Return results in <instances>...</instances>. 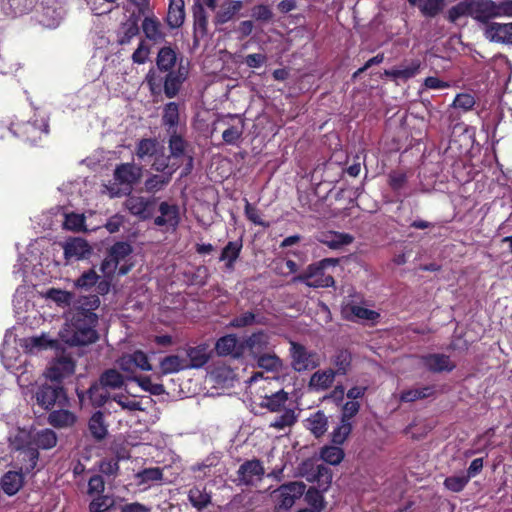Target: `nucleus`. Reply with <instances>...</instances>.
Masks as SVG:
<instances>
[{
	"label": "nucleus",
	"mask_w": 512,
	"mask_h": 512,
	"mask_svg": "<svg viewBox=\"0 0 512 512\" xmlns=\"http://www.w3.org/2000/svg\"><path fill=\"white\" fill-rule=\"evenodd\" d=\"M100 306L97 295L80 296L71 312L66 330L65 342L70 346H86L99 339L96 330L98 315L94 312Z\"/></svg>",
	"instance_id": "f257e3e1"
},
{
	"label": "nucleus",
	"mask_w": 512,
	"mask_h": 512,
	"mask_svg": "<svg viewBox=\"0 0 512 512\" xmlns=\"http://www.w3.org/2000/svg\"><path fill=\"white\" fill-rule=\"evenodd\" d=\"M338 263L339 260L337 258H324L318 262L311 263L295 280L312 288L334 287L335 280L326 270L328 267H336Z\"/></svg>",
	"instance_id": "f03ea898"
},
{
	"label": "nucleus",
	"mask_w": 512,
	"mask_h": 512,
	"mask_svg": "<svg viewBox=\"0 0 512 512\" xmlns=\"http://www.w3.org/2000/svg\"><path fill=\"white\" fill-rule=\"evenodd\" d=\"M10 131L21 141L35 145L49 133V124L45 118L35 116L28 121L12 122Z\"/></svg>",
	"instance_id": "7ed1b4c3"
},
{
	"label": "nucleus",
	"mask_w": 512,
	"mask_h": 512,
	"mask_svg": "<svg viewBox=\"0 0 512 512\" xmlns=\"http://www.w3.org/2000/svg\"><path fill=\"white\" fill-rule=\"evenodd\" d=\"M289 356L291 359V368L298 373L311 371L320 366V355L314 350L308 348L297 342L290 340Z\"/></svg>",
	"instance_id": "20e7f679"
},
{
	"label": "nucleus",
	"mask_w": 512,
	"mask_h": 512,
	"mask_svg": "<svg viewBox=\"0 0 512 512\" xmlns=\"http://www.w3.org/2000/svg\"><path fill=\"white\" fill-rule=\"evenodd\" d=\"M36 403L44 410H51L55 405L63 407L68 398L63 385L52 382L40 385L35 392Z\"/></svg>",
	"instance_id": "39448f33"
},
{
	"label": "nucleus",
	"mask_w": 512,
	"mask_h": 512,
	"mask_svg": "<svg viewBox=\"0 0 512 512\" xmlns=\"http://www.w3.org/2000/svg\"><path fill=\"white\" fill-rule=\"evenodd\" d=\"M237 478L234 482L237 486H254L263 479L265 468L261 460L253 458L244 461L238 468Z\"/></svg>",
	"instance_id": "423d86ee"
},
{
	"label": "nucleus",
	"mask_w": 512,
	"mask_h": 512,
	"mask_svg": "<svg viewBox=\"0 0 512 512\" xmlns=\"http://www.w3.org/2000/svg\"><path fill=\"white\" fill-rule=\"evenodd\" d=\"M76 363L70 356H60L54 359L45 372V376L51 382L62 385L65 378L70 377L75 372Z\"/></svg>",
	"instance_id": "0eeeda50"
},
{
	"label": "nucleus",
	"mask_w": 512,
	"mask_h": 512,
	"mask_svg": "<svg viewBox=\"0 0 512 512\" xmlns=\"http://www.w3.org/2000/svg\"><path fill=\"white\" fill-rule=\"evenodd\" d=\"M301 471L309 482H316L320 488L326 490L332 481V471L323 464L314 465L311 461L303 462Z\"/></svg>",
	"instance_id": "6e6552de"
},
{
	"label": "nucleus",
	"mask_w": 512,
	"mask_h": 512,
	"mask_svg": "<svg viewBox=\"0 0 512 512\" xmlns=\"http://www.w3.org/2000/svg\"><path fill=\"white\" fill-rule=\"evenodd\" d=\"M159 216L154 218V224L158 227H166L167 230H176L180 223V208L177 204L163 201L158 206Z\"/></svg>",
	"instance_id": "1a4fd4ad"
},
{
	"label": "nucleus",
	"mask_w": 512,
	"mask_h": 512,
	"mask_svg": "<svg viewBox=\"0 0 512 512\" xmlns=\"http://www.w3.org/2000/svg\"><path fill=\"white\" fill-rule=\"evenodd\" d=\"M119 368L127 373H134L136 369L151 371L152 365L148 355L142 350H135L133 353L124 354L118 359Z\"/></svg>",
	"instance_id": "9d476101"
},
{
	"label": "nucleus",
	"mask_w": 512,
	"mask_h": 512,
	"mask_svg": "<svg viewBox=\"0 0 512 512\" xmlns=\"http://www.w3.org/2000/svg\"><path fill=\"white\" fill-rule=\"evenodd\" d=\"M215 351L218 356L240 359L244 356L243 341H239L235 334H227L216 341Z\"/></svg>",
	"instance_id": "9b49d317"
},
{
	"label": "nucleus",
	"mask_w": 512,
	"mask_h": 512,
	"mask_svg": "<svg viewBox=\"0 0 512 512\" xmlns=\"http://www.w3.org/2000/svg\"><path fill=\"white\" fill-rule=\"evenodd\" d=\"M155 200L142 196L131 195L125 201L126 209L140 220L151 219L154 213Z\"/></svg>",
	"instance_id": "f8f14e48"
},
{
	"label": "nucleus",
	"mask_w": 512,
	"mask_h": 512,
	"mask_svg": "<svg viewBox=\"0 0 512 512\" xmlns=\"http://www.w3.org/2000/svg\"><path fill=\"white\" fill-rule=\"evenodd\" d=\"M193 39L198 42L208 35L209 16L200 0H195L192 5Z\"/></svg>",
	"instance_id": "ddd939ff"
},
{
	"label": "nucleus",
	"mask_w": 512,
	"mask_h": 512,
	"mask_svg": "<svg viewBox=\"0 0 512 512\" xmlns=\"http://www.w3.org/2000/svg\"><path fill=\"white\" fill-rule=\"evenodd\" d=\"M422 365L432 373L451 372L456 368V364L450 357L442 353H430L420 357Z\"/></svg>",
	"instance_id": "4468645a"
},
{
	"label": "nucleus",
	"mask_w": 512,
	"mask_h": 512,
	"mask_svg": "<svg viewBox=\"0 0 512 512\" xmlns=\"http://www.w3.org/2000/svg\"><path fill=\"white\" fill-rule=\"evenodd\" d=\"M499 17L498 4L493 0H472V18L483 24Z\"/></svg>",
	"instance_id": "2eb2a0df"
},
{
	"label": "nucleus",
	"mask_w": 512,
	"mask_h": 512,
	"mask_svg": "<svg viewBox=\"0 0 512 512\" xmlns=\"http://www.w3.org/2000/svg\"><path fill=\"white\" fill-rule=\"evenodd\" d=\"M187 76L188 70L181 64L176 70L167 72L163 83L165 96L167 98H174L179 93Z\"/></svg>",
	"instance_id": "dca6fc26"
},
{
	"label": "nucleus",
	"mask_w": 512,
	"mask_h": 512,
	"mask_svg": "<svg viewBox=\"0 0 512 512\" xmlns=\"http://www.w3.org/2000/svg\"><path fill=\"white\" fill-rule=\"evenodd\" d=\"M269 345V334L263 330H258L243 340V353L248 350L250 355L254 358L269 350Z\"/></svg>",
	"instance_id": "f3484780"
},
{
	"label": "nucleus",
	"mask_w": 512,
	"mask_h": 512,
	"mask_svg": "<svg viewBox=\"0 0 512 512\" xmlns=\"http://www.w3.org/2000/svg\"><path fill=\"white\" fill-rule=\"evenodd\" d=\"M64 257L67 261L72 259H88L92 254V248L83 238H72L63 245Z\"/></svg>",
	"instance_id": "a211bd4d"
},
{
	"label": "nucleus",
	"mask_w": 512,
	"mask_h": 512,
	"mask_svg": "<svg viewBox=\"0 0 512 512\" xmlns=\"http://www.w3.org/2000/svg\"><path fill=\"white\" fill-rule=\"evenodd\" d=\"M142 175L141 167L133 163H121L114 170V179L121 185H126L128 190L136 184Z\"/></svg>",
	"instance_id": "6ab92c4d"
},
{
	"label": "nucleus",
	"mask_w": 512,
	"mask_h": 512,
	"mask_svg": "<svg viewBox=\"0 0 512 512\" xmlns=\"http://www.w3.org/2000/svg\"><path fill=\"white\" fill-rule=\"evenodd\" d=\"M244 7L242 0H224L215 12L213 23L215 26L224 25L233 20Z\"/></svg>",
	"instance_id": "aec40b11"
},
{
	"label": "nucleus",
	"mask_w": 512,
	"mask_h": 512,
	"mask_svg": "<svg viewBox=\"0 0 512 512\" xmlns=\"http://www.w3.org/2000/svg\"><path fill=\"white\" fill-rule=\"evenodd\" d=\"M242 248V238H239L234 241H229L222 248L219 256V261L224 262L225 271L233 272L235 270V264L241 255Z\"/></svg>",
	"instance_id": "412c9836"
},
{
	"label": "nucleus",
	"mask_w": 512,
	"mask_h": 512,
	"mask_svg": "<svg viewBox=\"0 0 512 512\" xmlns=\"http://www.w3.org/2000/svg\"><path fill=\"white\" fill-rule=\"evenodd\" d=\"M485 36L493 42L512 44V23L491 22L486 26Z\"/></svg>",
	"instance_id": "4be33fe9"
},
{
	"label": "nucleus",
	"mask_w": 512,
	"mask_h": 512,
	"mask_svg": "<svg viewBox=\"0 0 512 512\" xmlns=\"http://www.w3.org/2000/svg\"><path fill=\"white\" fill-rule=\"evenodd\" d=\"M337 372L328 368L325 370H317L314 372L308 382V387L311 391L322 392L328 390L333 386Z\"/></svg>",
	"instance_id": "5701e85b"
},
{
	"label": "nucleus",
	"mask_w": 512,
	"mask_h": 512,
	"mask_svg": "<svg viewBox=\"0 0 512 512\" xmlns=\"http://www.w3.org/2000/svg\"><path fill=\"white\" fill-rule=\"evenodd\" d=\"M108 426L102 411L94 412L88 420V431L95 442H101L108 436Z\"/></svg>",
	"instance_id": "b1692460"
},
{
	"label": "nucleus",
	"mask_w": 512,
	"mask_h": 512,
	"mask_svg": "<svg viewBox=\"0 0 512 512\" xmlns=\"http://www.w3.org/2000/svg\"><path fill=\"white\" fill-rule=\"evenodd\" d=\"M80 401H84L85 397L95 407H102L109 399V392L107 388L102 386L100 382H94L85 392H77Z\"/></svg>",
	"instance_id": "393cba45"
},
{
	"label": "nucleus",
	"mask_w": 512,
	"mask_h": 512,
	"mask_svg": "<svg viewBox=\"0 0 512 512\" xmlns=\"http://www.w3.org/2000/svg\"><path fill=\"white\" fill-rule=\"evenodd\" d=\"M18 450V458L22 463L20 470L25 474L31 473L36 468L39 460L38 449L34 447L31 442H29L26 445L19 447Z\"/></svg>",
	"instance_id": "a878e982"
},
{
	"label": "nucleus",
	"mask_w": 512,
	"mask_h": 512,
	"mask_svg": "<svg viewBox=\"0 0 512 512\" xmlns=\"http://www.w3.org/2000/svg\"><path fill=\"white\" fill-rule=\"evenodd\" d=\"M186 360V368H201L209 360V354L207 353V347L205 345H198L196 347H188L186 349V355L183 356Z\"/></svg>",
	"instance_id": "bb28decb"
},
{
	"label": "nucleus",
	"mask_w": 512,
	"mask_h": 512,
	"mask_svg": "<svg viewBox=\"0 0 512 512\" xmlns=\"http://www.w3.org/2000/svg\"><path fill=\"white\" fill-rule=\"evenodd\" d=\"M318 241L331 249H339L353 242L354 237L344 232H323L317 237Z\"/></svg>",
	"instance_id": "cd10ccee"
},
{
	"label": "nucleus",
	"mask_w": 512,
	"mask_h": 512,
	"mask_svg": "<svg viewBox=\"0 0 512 512\" xmlns=\"http://www.w3.org/2000/svg\"><path fill=\"white\" fill-rule=\"evenodd\" d=\"M23 471H8L1 478V488L8 496L15 495L24 484Z\"/></svg>",
	"instance_id": "c85d7f7f"
},
{
	"label": "nucleus",
	"mask_w": 512,
	"mask_h": 512,
	"mask_svg": "<svg viewBox=\"0 0 512 512\" xmlns=\"http://www.w3.org/2000/svg\"><path fill=\"white\" fill-rule=\"evenodd\" d=\"M185 20L184 0H169L166 17L167 25L172 29L180 28Z\"/></svg>",
	"instance_id": "c756f323"
},
{
	"label": "nucleus",
	"mask_w": 512,
	"mask_h": 512,
	"mask_svg": "<svg viewBox=\"0 0 512 512\" xmlns=\"http://www.w3.org/2000/svg\"><path fill=\"white\" fill-rule=\"evenodd\" d=\"M306 427L315 438H320L327 432L328 418L323 411L318 410L306 419Z\"/></svg>",
	"instance_id": "7c9ffc66"
},
{
	"label": "nucleus",
	"mask_w": 512,
	"mask_h": 512,
	"mask_svg": "<svg viewBox=\"0 0 512 512\" xmlns=\"http://www.w3.org/2000/svg\"><path fill=\"white\" fill-rule=\"evenodd\" d=\"M177 62L176 51L170 46L162 47L157 54L156 66L161 72L174 71Z\"/></svg>",
	"instance_id": "2f4dec72"
},
{
	"label": "nucleus",
	"mask_w": 512,
	"mask_h": 512,
	"mask_svg": "<svg viewBox=\"0 0 512 512\" xmlns=\"http://www.w3.org/2000/svg\"><path fill=\"white\" fill-rule=\"evenodd\" d=\"M185 363L186 360H184L183 356L172 354L160 360L159 368L163 375H169L187 370Z\"/></svg>",
	"instance_id": "473e14b6"
},
{
	"label": "nucleus",
	"mask_w": 512,
	"mask_h": 512,
	"mask_svg": "<svg viewBox=\"0 0 512 512\" xmlns=\"http://www.w3.org/2000/svg\"><path fill=\"white\" fill-rule=\"evenodd\" d=\"M287 401L288 393L281 389L269 396H265L259 406L270 412H280L284 409Z\"/></svg>",
	"instance_id": "72a5a7b5"
},
{
	"label": "nucleus",
	"mask_w": 512,
	"mask_h": 512,
	"mask_svg": "<svg viewBox=\"0 0 512 512\" xmlns=\"http://www.w3.org/2000/svg\"><path fill=\"white\" fill-rule=\"evenodd\" d=\"M162 124L166 127L168 133L177 131L179 124V105L176 102H169L164 105Z\"/></svg>",
	"instance_id": "f704fd0d"
},
{
	"label": "nucleus",
	"mask_w": 512,
	"mask_h": 512,
	"mask_svg": "<svg viewBox=\"0 0 512 512\" xmlns=\"http://www.w3.org/2000/svg\"><path fill=\"white\" fill-rule=\"evenodd\" d=\"M76 415L65 409L54 410L49 414L48 421L55 428L71 427L75 424Z\"/></svg>",
	"instance_id": "c9c22d12"
},
{
	"label": "nucleus",
	"mask_w": 512,
	"mask_h": 512,
	"mask_svg": "<svg viewBox=\"0 0 512 512\" xmlns=\"http://www.w3.org/2000/svg\"><path fill=\"white\" fill-rule=\"evenodd\" d=\"M142 30L146 38L153 42H159L165 38L164 33L161 31V24L154 16L144 18L142 22Z\"/></svg>",
	"instance_id": "e433bc0d"
},
{
	"label": "nucleus",
	"mask_w": 512,
	"mask_h": 512,
	"mask_svg": "<svg viewBox=\"0 0 512 512\" xmlns=\"http://www.w3.org/2000/svg\"><path fill=\"white\" fill-rule=\"evenodd\" d=\"M435 393L434 385H426L421 388H411L407 390H403L400 393V401L401 402H414L416 400L426 399L432 396Z\"/></svg>",
	"instance_id": "4c0bfd02"
},
{
	"label": "nucleus",
	"mask_w": 512,
	"mask_h": 512,
	"mask_svg": "<svg viewBox=\"0 0 512 512\" xmlns=\"http://www.w3.org/2000/svg\"><path fill=\"white\" fill-rule=\"evenodd\" d=\"M169 135L168 148L170 157L174 160L185 157L188 146L187 141L181 135L177 134V131L171 132Z\"/></svg>",
	"instance_id": "58836bf2"
},
{
	"label": "nucleus",
	"mask_w": 512,
	"mask_h": 512,
	"mask_svg": "<svg viewBox=\"0 0 512 512\" xmlns=\"http://www.w3.org/2000/svg\"><path fill=\"white\" fill-rule=\"evenodd\" d=\"M31 443L37 449H51L57 444V436L53 430L43 429L34 435L33 442Z\"/></svg>",
	"instance_id": "ea45409f"
},
{
	"label": "nucleus",
	"mask_w": 512,
	"mask_h": 512,
	"mask_svg": "<svg viewBox=\"0 0 512 512\" xmlns=\"http://www.w3.org/2000/svg\"><path fill=\"white\" fill-rule=\"evenodd\" d=\"M344 457L345 452L339 445H325L320 450V458L330 465L340 464Z\"/></svg>",
	"instance_id": "a19ab883"
},
{
	"label": "nucleus",
	"mask_w": 512,
	"mask_h": 512,
	"mask_svg": "<svg viewBox=\"0 0 512 512\" xmlns=\"http://www.w3.org/2000/svg\"><path fill=\"white\" fill-rule=\"evenodd\" d=\"M188 499L191 505L198 510L206 508L211 503V495L206 492L205 488L197 486L189 490Z\"/></svg>",
	"instance_id": "79ce46f5"
},
{
	"label": "nucleus",
	"mask_w": 512,
	"mask_h": 512,
	"mask_svg": "<svg viewBox=\"0 0 512 512\" xmlns=\"http://www.w3.org/2000/svg\"><path fill=\"white\" fill-rule=\"evenodd\" d=\"M421 67L419 60L412 61L411 65L404 69H388L384 71V75L393 80H408L418 74Z\"/></svg>",
	"instance_id": "37998d69"
},
{
	"label": "nucleus",
	"mask_w": 512,
	"mask_h": 512,
	"mask_svg": "<svg viewBox=\"0 0 512 512\" xmlns=\"http://www.w3.org/2000/svg\"><path fill=\"white\" fill-rule=\"evenodd\" d=\"M257 366L266 371H278L282 368V360L275 353H262L254 357Z\"/></svg>",
	"instance_id": "c03bdc74"
},
{
	"label": "nucleus",
	"mask_w": 512,
	"mask_h": 512,
	"mask_svg": "<svg viewBox=\"0 0 512 512\" xmlns=\"http://www.w3.org/2000/svg\"><path fill=\"white\" fill-rule=\"evenodd\" d=\"M99 382L105 388L119 389L124 384V378L118 370L110 368L101 374Z\"/></svg>",
	"instance_id": "a18cd8bd"
},
{
	"label": "nucleus",
	"mask_w": 512,
	"mask_h": 512,
	"mask_svg": "<svg viewBox=\"0 0 512 512\" xmlns=\"http://www.w3.org/2000/svg\"><path fill=\"white\" fill-rule=\"evenodd\" d=\"M171 157L165 155L156 156L153 163L152 169L165 175L167 172H171V177L178 170L182 163L178 161L170 162Z\"/></svg>",
	"instance_id": "49530a36"
},
{
	"label": "nucleus",
	"mask_w": 512,
	"mask_h": 512,
	"mask_svg": "<svg viewBox=\"0 0 512 512\" xmlns=\"http://www.w3.org/2000/svg\"><path fill=\"white\" fill-rule=\"evenodd\" d=\"M171 179V172H167L165 175L153 174L145 180V190L148 193H156L167 186Z\"/></svg>",
	"instance_id": "de8ad7c7"
},
{
	"label": "nucleus",
	"mask_w": 512,
	"mask_h": 512,
	"mask_svg": "<svg viewBox=\"0 0 512 512\" xmlns=\"http://www.w3.org/2000/svg\"><path fill=\"white\" fill-rule=\"evenodd\" d=\"M463 16L472 17V0L460 1L447 12V19L451 23H456Z\"/></svg>",
	"instance_id": "09e8293b"
},
{
	"label": "nucleus",
	"mask_w": 512,
	"mask_h": 512,
	"mask_svg": "<svg viewBox=\"0 0 512 512\" xmlns=\"http://www.w3.org/2000/svg\"><path fill=\"white\" fill-rule=\"evenodd\" d=\"M352 362V355L347 349L339 350L332 358V363L336 367L335 372L337 375H346L350 369Z\"/></svg>",
	"instance_id": "8fccbe9b"
},
{
	"label": "nucleus",
	"mask_w": 512,
	"mask_h": 512,
	"mask_svg": "<svg viewBox=\"0 0 512 512\" xmlns=\"http://www.w3.org/2000/svg\"><path fill=\"white\" fill-rule=\"evenodd\" d=\"M445 0H421L418 9L423 16L434 18L443 11Z\"/></svg>",
	"instance_id": "3c124183"
},
{
	"label": "nucleus",
	"mask_w": 512,
	"mask_h": 512,
	"mask_svg": "<svg viewBox=\"0 0 512 512\" xmlns=\"http://www.w3.org/2000/svg\"><path fill=\"white\" fill-rule=\"evenodd\" d=\"M100 276L96 273V271L92 268L87 271H84L75 281L74 287L80 290L88 291L92 287L96 285Z\"/></svg>",
	"instance_id": "603ef678"
},
{
	"label": "nucleus",
	"mask_w": 512,
	"mask_h": 512,
	"mask_svg": "<svg viewBox=\"0 0 512 512\" xmlns=\"http://www.w3.org/2000/svg\"><path fill=\"white\" fill-rule=\"evenodd\" d=\"M352 429V422L340 419L339 425L331 433V442L335 445H342L351 434Z\"/></svg>",
	"instance_id": "864d4df0"
},
{
	"label": "nucleus",
	"mask_w": 512,
	"mask_h": 512,
	"mask_svg": "<svg viewBox=\"0 0 512 512\" xmlns=\"http://www.w3.org/2000/svg\"><path fill=\"white\" fill-rule=\"evenodd\" d=\"M132 246L128 242L118 241L113 244L108 250V255L120 264L121 261L125 260L132 253Z\"/></svg>",
	"instance_id": "5fc2aeb1"
},
{
	"label": "nucleus",
	"mask_w": 512,
	"mask_h": 512,
	"mask_svg": "<svg viewBox=\"0 0 512 512\" xmlns=\"http://www.w3.org/2000/svg\"><path fill=\"white\" fill-rule=\"evenodd\" d=\"M297 421V416L293 409H284L283 413L276 416L275 419L270 423V427L282 430L286 427H291Z\"/></svg>",
	"instance_id": "6e6d98bb"
},
{
	"label": "nucleus",
	"mask_w": 512,
	"mask_h": 512,
	"mask_svg": "<svg viewBox=\"0 0 512 512\" xmlns=\"http://www.w3.org/2000/svg\"><path fill=\"white\" fill-rule=\"evenodd\" d=\"M48 298L56 302L58 305L70 306L72 303H76L75 294L70 291H64L56 288H51L47 292Z\"/></svg>",
	"instance_id": "4d7b16f0"
},
{
	"label": "nucleus",
	"mask_w": 512,
	"mask_h": 512,
	"mask_svg": "<svg viewBox=\"0 0 512 512\" xmlns=\"http://www.w3.org/2000/svg\"><path fill=\"white\" fill-rule=\"evenodd\" d=\"M139 484L159 482L163 478L162 469L159 467L145 468L136 474Z\"/></svg>",
	"instance_id": "13d9d810"
},
{
	"label": "nucleus",
	"mask_w": 512,
	"mask_h": 512,
	"mask_svg": "<svg viewBox=\"0 0 512 512\" xmlns=\"http://www.w3.org/2000/svg\"><path fill=\"white\" fill-rule=\"evenodd\" d=\"M157 151V141L152 138H144L139 141L136 148V155L140 159L146 156H153Z\"/></svg>",
	"instance_id": "bf43d9fd"
},
{
	"label": "nucleus",
	"mask_w": 512,
	"mask_h": 512,
	"mask_svg": "<svg viewBox=\"0 0 512 512\" xmlns=\"http://www.w3.org/2000/svg\"><path fill=\"white\" fill-rule=\"evenodd\" d=\"M253 324H263V322L261 320H257L256 315L251 311H246L235 316L230 322V326L237 329L248 327Z\"/></svg>",
	"instance_id": "052dcab7"
},
{
	"label": "nucleus",
	"mask_w": 512,
	"mask_h": 512,
	"mask_svg": "<svg viewBox=\"0 0 512 512\" xmlns=\"http://www.w3.org/2000/svg\"><path fill=\"white\" fill-rule=\"evenodd\" d=\"M85 216L83 214L69 213L65 215L64 228L71 231L85 230Z\"/></svg>",
	"instance_id": "680f3d73"
},
{
	"label": "nucleus",
	"mask_w": 512,
	"mask_h": 512,
	"mask_svg": "<svg viewBox=\"0 0 512 512\" xmlns=\"http://www.w3.org/2000/svg\"><path fill=\"white\" fill-rule=\"evenodd\" d=\"M114 499L108 495H102L93 499L89 504L90 512H108L114 506Z\"/></svg>",
	"instance_id": "e2e57ef3"
},
{
	"label": "nucleus",
	"mask_w": 512,
	"mask_h": 512,
	"mask_svg": "<svg viewBox=\"0 0 512 512\" xmlns=\"http://www.w3.org/2000/svg\"><path fill=\"white\" fill-rule=\"evenodd\" d=\"M345 311H349L350 314L358 319L374 321L379 317V314L368 308L353 304L346 307Z\"/></svg>",
	"instance_id": "0e129e2a"
},
{
	"label": "nucleus",
	"mask_w": 512,
	"mask_h": 512,
	"mask_svg": "<svg viewBox=\"0 0 512 512\" xmlns=\"http://www.w3.org/2000/svg\"><path fill=\"white\" fill-rule=\"evenodd\" d=\"M244 126L240 122L237 125H231L222 132V139L228 145H234L241 138Z\"/></svg>",
	"instance_id": "69168bd1"
},
{
	"label": "nucleus",
	"mask_w": 512,
	"mask_h": 512,
	"mask_svg": "<svg viewBox=\"0 0 512 512\" xmlns=\"http://www.w3.org/2000/svg\"><path fill=\"white\" fill-rule=\"evenodd\" d=\"M469 477L466 475L449 476L444 480V486L455 493L461 492L469 482Z\"/></svg>",
	"instance_id": "338daca9"
},
{
	"label": "nucleus",
	"mask_w": 512,
	"mask_h": 512,
	"mask_svg": "<svg viewBox=\"0 0 512 512\" xmlns=\"http://www.w3.org/2000/svg\"><path fill=\"white\" fill-rule=\"evenodd\" d=\"M476 101L473 95L469 93H459L456 95L453 106L461 109L463 112H468L473 109Z\"/></svg>",
	"instance_id": "774afa93"
}]
</instances>
